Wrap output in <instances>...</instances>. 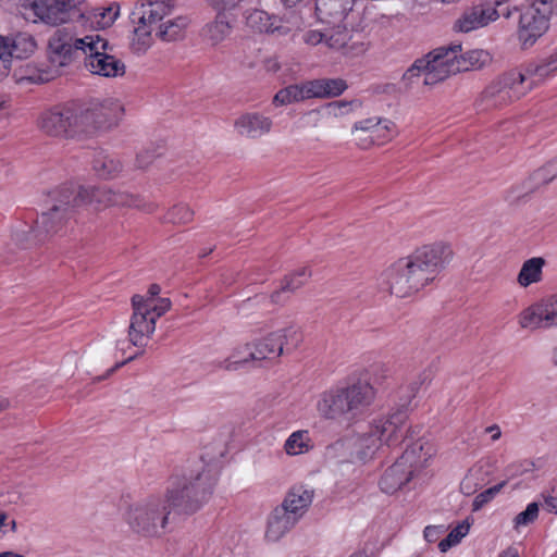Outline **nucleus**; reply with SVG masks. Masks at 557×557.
I'll return each mask as SVG.
<instances>
[{"label": "nucleus", "instance_id": "f257e3e1", "mask_svg": "<svg viewBox=\"0 0 557 557\" xmlns=\"http://www.w3.org/2000/svg\"><path fill=\"white\" fill-rule=\"evenodd\" d=\"M215 476L203 460H197L182 475L172 479L165 498L149 497L131 505L124 520L131 530L143 536L160 535L171 511L191 515L208 502L215 484Z\"/></svg>", "mask_w": 557, "mask_h": 557}, {"label": "nucleus", "instance_id": "f03ea898", "mask_svg": "<svg viewBox=\"0 0 557 557\" xmlns=\"http://www.w3.org/2000/svg\"><path fill=\"white\" fill-rule=\"evenodd\" d=\"M52 205L37 220L35 227L25 226L15 231L13 239L23 248L45 242L52 235L60 234L74 218L77 208L90 205L100 210L111 206L139 207L137 196L126 191H114L106 187H62L52 193Z\"/></svg>", "mask_w": 557, "mask_h": 557}, {"label": "nucleus", "instance_id": "7ed1b4c3", "mask_svg": "<svg viewBox=\"0 0 557 557\" xmlns=\"http://www.w3.org/2000/svg\"><path fill=\"white\" fill-rule=\"evenodd\" d=\"M450 245L438 242L416 249L400 259L385 272V280L392 294L409 297L433 283L453 260Z\"/></svg>", "mask_w": 557, "mask_h": 557}, {"label": "nucleus", "instance_id": "20e7f679", "mask_svg": "<svg viewBox=\"0 0 557 557\" xmlns=\"http://www.w3.org/2000/svg\"><path fill=\"white\" fill-rule=\"evenodd\" d=\"M375 395V388L367 379H358L346 386L323 392L315 407L319 414L326 420L350 421L370 408Z\"/></svg>", "mask_w": 557, "mask_h": 557}, {"label": "nucleus", "instance_id": "39448f33", "mask_svg": "<svg viewBox=\"0 0 557 557\" xmlns=\"http://www.w3.org/2000/svg\"><path fill=\"white\" fill-rule=\"evenodd\" d=\"M557 72V49L528 66L525 73L510 71L491 83L483 92L487 107H500L525 94L528 78L544 79Z\"/></svg>", "mask_w": 557, "mask_h": 557}, {"label": "nucleus", "instance_id": "423d86ee", "mask_svg": "<svg viewBox=\"0 0 557 557\" xmlns=\"http://www.w3.org/2000/svg\"><path fill=\"white\" fill-rule=\"evenodd\" d=\"M460 52L461 45L459 44L437 48L424 58L416 60L404 73L403 79L408 84H412L413 78L423 76L424 85H435L450 75L463 71L465 67L460 66L457 60V53Z\"/></svg>", "mask_w": 557, "mask_h": 557}, {"label": "nucleus", "instance_id": "0eeeda50", "mask_svg": "<svg viewBox=\"0 0 557 557\" xmlns=\"http://www.w3.org/2000/svg\"><path fill=\"white\" fill-rule=\"evenodd\" d=\"M418 392V385L411 383L401 386L399 389V407L386 417H380L370 422L372 429L384 446L393 447L403 442L404 438L413 434L411 426H408V406Z\"/></svg>", "mask_w": 557, "mask_h": 557}, {"label": "nucleus", "instance_id": "6e6552de", "mask_svg": "<svg viewBox=\"0 0 557 557\" xmlns=\"http://www.w3.org/2000/svg\"><path fill=\"white\" fill-rule=\"evenodd\" d=\"M84 55L85 69L94 75L115 78L124 76L126 65L114 54V46L98 33L89 34Z\"/></svg>", "mask_w": 557, "mask_h": 557}, {"label": "nucleus", "instance_id": "1a4fd4ad", "mask_svg": "<svg viewBox=\"0 0 557 557\" xmlns=\"http://www.w3.org/2000/svg\"><path fill=\"white\" fill-rule=\"evenodd\" d=\"M384 445L369 423L367 430L352 436L336 441L327 446L329 456L337 457L341 461L371 460Z\"/></svg>", "mask_w": 557, "mask_h": 557}, {"label": "nucleus", "instance_id": "9d476101", "mask_svg": "<svg viewBox=\"0 0 557 557\" xmlns=\"http://www.w3.org/2000/svg\"><path fill=\"white\" fill-rule=\"evenodd\" d=\"M39 128L49 136L74 138L85 136L79 103L55 107L41 114Z\"/></svg>", "mask_w": 557, "mask_h": 557}, {"label": "nucleus", "instance_id": "9b49d317", "mask_svg": "<svg viewBox=\"0 0 557 557\" xmlns=\"http://www.w3.org/2000/svg\"><path fill=\"white\" fill-rule=\"evenodd\" d=\"M79 108L85 136L116 126L124 112L122 102L116 99L79 103Z\"/></svg>", "mask_w": 557, "mask_h": 557}, {"label": "nucleus", "instance_id": "f8f14e48", "mask_svg": "<svg viewBox=\"0 0 557 557\" xmlns=\"http://www.w3.org/2000/svg\"><path fill=\"white\" fill-rule=\"evenodd\" d=\"M550 14L552 5L547 0H539L522 11L518 27L522 48L532 47L547 32Z\"/></svg>", "mask_w": 557, "mask_h": 557}, {"label": "nucleus", "instance_id": "ddd939ff", "mask_svg": "<svg viewBox=\"0 0 557 557\" xmlns=\"http://www.w3.org/2000/svg\"><path fill=\"white\" fill-rule=\"evenodd\" d=\"M89 35L76 37L65 28L57 29L49 39V59L53 66L64 67L79 54L85 55Z\"/></svg>", "mask_w": 557, "mask_h": 557}, {"label": "nucleus", "instance_id": "4468645a", "mask_svg": "<svg viewBox=\"0 0 557 557\" xmlns=\"http://www.w3.org/2000/svg\"><path fill=\"white\" fill-rule=\"evenodd\" d=\"M300 341L301 335L299 331L294 326H289L270 333L262 339L252 343L251 346L256 361L265 359L273 360L283 354L284 346H286L287 349L296 348Z\"/></svg>", "mask_w": 557, "mask_h": 557}, {"label": "nucleus", "instance_id": "2eb2a0df", "mask_svg": "<svg viewBox=\"0 0 557 557\" xmlns=\"http://www.w3.org/2000/svg\"><path fill=\"white\" fill-rule=\"evenodd\" d=\"M518 323L531 331L557 326V296L542 299L522 310Z\"/></svg>", "mask_w": 557, "mask_h": 557}, {"label": "nucleus", "instance_id": "dca6fc26", "mask_svg": "<svg viewBox=\"0 0 557 557\" xmlns=\"http://www.w3.org/2000/svg\"><path fill=\"white\" fill-rule=\"evenodd\" d=\"M3 41L0 46V79L8 75L12 58H27L36 49V41L28 33H18L11 37L3 36Z\"/></svg>", "mask_w": 557, "mask_h": 557}, {"label": "nucleus", "instance_id": "f3484780", "mask_svg": "<svg viewBox=\"0 0 557 557\" xmlns=\"http://www.w3.org/2000/svg\"><path fill=\"white\" fill-rule=\"evenodd\" d=\"M141 295L132 297L133 314L131 318L128 337L134 346H143L145 338H150L156 330V319L140 302Z\"/></svg>", "mask_w": 557, "mask_h": 557}, {"label": "nucleus", "instance_id": "a211bd4d", "mask_svg": "<svg viewBox=\"0 0 557 557\" xmlns=\"http://www.w3.org/2000/svg\"><path fill=\"white\" fill-rule=\"evenodd\" d=\"M499 13L492 3H480L466 10L455 22L454 28L461 33H469L487 26L496 21Z\"/></svg>", "mask_w": 557, "mask_h": 557}, {"label": "nucleus", "instance_id": "6ab92c4d", "mask_svg": "<svg viewBox=\"0 0 557 557\" xmlns=\"http://www.w3.org/2000/svg\"><path fill=\"white\" fill-rule=\"evenodd\" d=\"M413 451L403 454L389 468H387L381 478V490L386 494H394L407 484L414 475V470L406 467V460H410Z\"/></svg>", "mask_w": 557, "mask_h": 557}, {"label": "nucleus", "instance_id": "aec40b11", "mask_svg": "<svg viewBox=\"0 0 557 557\" xmlns=\"http://www.w3.org/2000/svg\"><path fill=\"white\" fill-rule=\"evenodd\" d=\"M74 4V0H37L33 3V10L42 22L58 25L70 18V10Z\"/></svg>", "mask_w": 557, "mask_h": 557}, {"label": "nucleus", "instance_id": "412c9836", "mask_svg": "<svg viewBox=\"0 0 557 557\" xmlns=\"http://www.w3.org/2000/svg\"><path fill=\"white\" fill-rule=\"evenodd\" d=\"M273 122L271 117L259 112H247L238 116L234 122V128L238 135L257 139L271 132Z\"/></svg>", "mask_w": 557, "mask_h": 557}, {"label": "nucleus", "instance_id": "4be33fe9", "mask_svg": "<svg viewBox=\"0 0 557 557\" xmlns=\"http://www.w3.org/2000/svg\"><path fill=\"white\" fill-rule=\"evenodd\" d=\"M312 500L313 491L304 485H297L286 493L282 504L278 506L287 513L300 520L308 511Z\"/></svg>", "mask_w": 557, "mask_h": 557}, {"label": "nucleus", "instance_id": "5701e85b", "mask_svg": "<svg viewBox=\"0 0 557 557\" xmlns=\"http://www.w3.org/2000/svg\"><path fill=\"white\" fill-rule=\"evenodd\" d=\"M355 0H315V15L323 23L342 22L352 10Z\"/></svg>", "mask_w": 557, "mask_h": 557}, {"label": "nucleus", "instance_id": "b1692460", "mask_svg": "<svg viewBox=\"0 0 557 557\" xmlns=\"http://www.w3.org/2000/svg\"><path fill=\"white\" fill-rule=\"evenodd\" d=\"M299 519L287 513L276 506L268 518L265 539L269 542H277L284 537L298 523Z\"/></svg>", "mask_w": 557, "mask_h": 557}, {"label": "nucleus", "instance_id": "393cba45", "mask_svg": "<svg viewBox=\"0 0 557 557\" xmlns=\"http://www.w3.org/2000/svg\"><path fill=\"white\" fill-rule=\"evenodd\" d=\"M310 98L327 99L343 95L348 84L343 78H317L308 81Z\"/></svg>", "mask_w": 557, "mask_h": 557}, {"label": "nucleus", "instance_id": "a878e982", "mask_svg": "<svg viewBox=\"0 0 557 557\" xmlns=\"http://www.w3.org/2000/svg\"><path fill=\"white\" fill-rule=\"evenodd\" d=\"M252 361H256L252 346L244 344L235 347L227 358L214 361V366L218 369L233 372L246 369Z\"/></svg>", "mask_w": 557, "mask_h": 557}, {"label": "nucleus", "instance_id": "bb28decb", "mask_svg": "<svg viewBox=\"0 0 557 557\" xmlns=\"http://www.w3.org/2000/svg\"><path fill=\"white\" fill-rule=\"evenodd\" d=\"M233 30V22L225 12L216 11L215 18L203 27V36L212 46L224 41Z\"/></svg>", "mask_w": 557, "mask_h": 557}, {"label": "nucleus", "instance_id": "cd10ccee", "mask_svg": "<svg viewBox=\"0 0 557 557\" xmlns=\"http://www.w3.org/2000/svg\"><path fill=\"white\" fill-rule=\"evenodd\" d=\"M171 5L164 0H147L140 3L137 12L133 16L139 17L144 22L154 26L163 22V18L170 13Z\"/></svg>", "mask_w": 557, "mask_h": 557}, {"label": "nucleus", "instance_id": "c85d7f7f", "mask_svg": "<svg viewBox=\"0 0 557 557\" xmlns=\"http://www.w3.org/2000/svg\"><path fill=\"white\" fill-rule=\"evenodd\" d=\"M92 170L98 177L102 180H112L121 174L123 171V164L114 156L100 151L94 157Z\"/></svg>", "mask_w": 557, "mask_h": 557}, {"label": "nucleus", "instance_id": "c756f323", "mask_svg": "<svg viewBox=\"0 0 557 557\" xmlns=\"http://www.w3.org/2000/svg\"><path fill=\"white\" fill-rule=\"evenodd\" d=\"M413 451L410 460H406V467L414 470V473L426 467L429 460L435 454V449L431 443L423 440H418L412 443L404 454Z\"/></svg>", "mask_w": 557, "mask_h": 557}, {"label": "nucleus", "instance_id": "7c9ffc66", "mask_svg": "<svg viewBox=\"0 0 557 557\" xmlns=\"http://www.w3.org/2000/svg\"><path fill=\"white\" fill-rule=\"evenodd\" d=\"M272 35L276 37L295 36L305 26L304 18L297 12H287L282 16L274 15Z\"/></svg>", "mask_w": 557, "mask_h": 557}, {"label": "nucleus", "instance_id": "2f4dec72", "mask_svg": "<svg viewBox=\"0 0 557 557\" xmlns=\"http://www.w3.org/2000/svg\"><path fill=\"white\" fill-rule=\"evenodd\" d=\"M380 123L379 116H371L360 121H357L352 127L351 133L360 134L356 137L357 146L361 149H369L374 145V137L376 134V127Z\"/></svg>", "mask_w": 557, "mask_h": 557}, {"label": "nucleus", "instance_id": "473e14b6", "mask_svg": "<svg viewBox=\"0 0 557 557\" xmlns=\"http://www.w3.org/2000/svg\"><path fill=\"white\" fill-rule=\"evenodd\" d=\"M187 25V17L177 16L175 18H169L158 25L156 35L161 40L168 42L180 40L184 38Z\"/></svg>", "mask_w": 557, "mask_h": 557}, {"label": "nucleus", "instance_id": "72a5a7b5", "mask_svg": "<svg viewBox=\"0 0 557 557\" xmlns=\"http://www.w3.org/2000/svg\"><path fill=\"white\" fill-rule=\"evenodd\" d=\"M308 99L311 98L307 81L301 84H294L280 89L273 98V103L275 106H286L294 102L305 101Z\"/></svg>", "mask_w": 557, "mask_h": 557}, {"label": "nucleus", "instance_id": "f704fd0d", "mask_svg": "<svg viewBox=\"0 0 557 557\" xmlns=\"http://www.w3.org/2000/svg\"><path fill=\"white\" fill-rule=\"evenodd\" d=\"M545 260L541 257H533L523 262L517 277L521 287H528L531 284L539 283L543 277V267Z\"/></svg>", "mask_w": 557, "mask_h": 557}, {"label": "nucleus", "instance_id": "c9c22d12", "mask_svg": "<svg viewBox=\"0 0 557 557\" xmlns=\"http://www.w3.org/2000/svg\"><path fill=\"white\" fill-rule=\"evenodd\" d=\"M133 22L135 23V27L132 47L138 53L146 52L152 44L151 35L154 26L148 24L147 22L143 23V20L136 16H134Z\"/></svg>", "mask_w": 557, "mask_h": 557}, {"label": "nucleus", "instance_id": "e433bc0d", "mask_svg": "<svg viewBox=\"0 0 557 557\" xmlns=\"http://www.w3.org/2000/svg\"><path fill=\"white\" fill-rule=\"evenodd\" d=\"M313 447L309 431L298 430L293 432L284 444V450L289 456L308 453Z\"/></svg>", "mask_w": 557, "mask_h": 557}, {"label": "nucleus", "instance_id": "4c0bfd02", "mask_svg": "<svg viewBox=\"0 0 557 557\" xmlns=\"http://www.w3.org/2000/svg\"><path fill=\"white\" fill-rule=\"evenodd\" d=\"M245 21L247 27L256 33H265L272 35V28L274 26V15H270L263 10H251L245 14Z\"/></svg>", "mask_w": 557, "mask_h": 557}, {"label": "nucleus", "instance_id": "58836bf2", "mask_svg": "<svg viewBox=\"0 0 557 557\" xmlns=\"http://www.w3.org/2000/svg\"><path fill=\"white\" fill-rule=\"evenodd\" d=\"M119 14L120 5L116 2H112L108 7L92 8L83 15H87L88 18L94 20L99 28H107L114 23Z\"/></svg>", "mask_w": 557, "mask_h": 557}, {"label": "nucleus", "instance_id": "ea45409f", "mask_svg": "<svg viewBox=\"0 0 557 557\" xmlns=\"http://www.w3.org/2000/svg\"><path fill=\"white\" fill-rule=\"evenodd\" d=\"M311 276V272L308 268L304 267L296 270L289 276H286L280 290L274 292L271 295V301L274 304L278 302L281 292H294L301 287L308 278Z\"/></svg>", "mask_w": 557, "mask_h": 557}, {"label": "nucleus", "instance_id": "a19ab883", "mask_svg": "<svg viewBox=\"0 0 557 557\" xmlns=\"http://www.w3.org/2000/svg\"><path fill=\"white\" fill-rule=\"evenodd\" d=\"M457 60L459 65L463 69L462 72H467L474 69H480L491 61V55L485 50H470L465 54L457 53Z\"/></svg>", "mask_w": 557, "mask_h": 557}, {"label": "nucleus", "instance_id": "79ce46f5", "mask_svg": "<svg viewBox=\"0 0 557 557\" xmlns=\"http://www.w3.org/2000/svg\"><path fill=\"white\" fill-rule=\"evenodd\" d=\"M361 107V102L358 99L354 100H337L326 103L322 109L325 114L331 117H342Z\"/></svg>", "mask_w": 557, "mask_h": 557}, {"label": "nucleus", "instance_id": "37998d69", "mask_svg": "<svg viewBox=\"0 0 557 557\" xmlns=\"http://www.w3.org/2000/svg\"><path fill=\"white\" fill-rule=\"evenodd\" d=\"M470 530V524L466 521L456 525L448 535L438 543V549L442 553L447 552L453 546L457 545Z\"/></svg>", "mask_w": 557, "mask_h": 557}, {"label": "nucleus", "instance_id": "c03bdc74", "mask_svg": "<svg viewBox=\"0 0 557 557\" xmlns=\"http://www.w3.org/2000/svg\"><path fill=\"white\" fill-rule=\"evenodd\" d=\"M482 474V468H472L460 484L461 492L466 495H471L479 488H482L485 484Z\"/></svg>", "mask_w": 557, "mask_h": 557}, {"label": "nucleus", "instance_id": "a18cd8bd", "mask_svg": "<svg viewBox=\"0 0 557 557\" xmlns=\"http://www.w3.org/2000/svg\"><path fill=\"white\" fill-rule=\"evenodd\" d=\"M397 133V127L393 121L386 117H380V123L376 127V134L374 137V145H382L392 140Z\"/></svg>", "mask_w": 557, "mask_h": 557}, {"label": "nucleus", "instance_id": "49530a36", "mask_svg": "<svg viewBox=\"0 0 557 557\" xmlns=\"http://www.w3.org/2000/svg\"><path fill=\"white\" fill-rule=\"evenodd\" d=\"M194 212L187 205L174 206L165 215L168 222L174 224H186L193 220Z\"/></svg>", "mask_w": 557, "mask_h": 557}, {"label": "nucleus", "instance_id": "de8ad7c7", "mask_svg": "<svg viewBox=\"0 0 557 557\" xmlns=\"http://www.w3.org/2000/svg\"><path fill=\"white\" fill-rule=\"evenodd\" d=\"M350 38L349 30L337 27L330 35H326L325 44L331 49L341 50L346 47Z\"/></svg>", "mask_w": 557, "mask_h": 557}, {"label": "nucleus", "instance_id": "09e8293b", "mask_svg": "<svg viewBox=\"0 0 557 557\" xmlns=\"http://www.w3.org/2000/svg\"><path fill=\"white\" fill-rule=\"evenodd\" d=\"M539 517V504L533 502L528 504L527 508L518 513L513 519L515 529L527 527L533 523Z\"/></svg>", "mask_w": 557, "mask_h": 557}, {"label": "nucleus", "instance_id": "8fccbe9b", "mask_svg": "<svg viewBox=\"0 0 557 557\" xmlns=\"http://www.w3.org/2000/svg\"><path fill=\"white\" fill-rule=\"evenodd\" d=\"M532 177L537 184H548L557 177V157L535 171Z\"/></svg>", "mask_w": 557, "mask_h": 557}, {"label": "nucleus", "instance_id": "3c124183", "mask_svg": "<svg viewBox=\"0 0 557 557\" xmlns=\"http://www.w3.org/2000/svg\"><path fill=\"white\" fill-rule=\"evenodd\" d=\"M147 309L148 312L157 320L165 312H168L171 308V300L169 298H157L156 300H145V297L141 296L140 301Z\"/></svg>", "mask_w": 557, "mask_h": 557}, {"label": "nucleus", "instance_id": "603ef678", "mask_svg": "<svg viewBox=\"0 0 557 557\" xmlns=\"http://www.w3.org/2000/svg\"><path fill=\"white\" fill-rule=\"evenodd\" d=\"M506 483H507L506 481H503V482L481 492L480 494H478L475 496V498L473 499L472 510L478 511L484 505L490 503L502 491V488L506 485Z\"/></svg>", "mask_w": 557, "mask_h": 557}, {"label": "nucleus", "instance_id": "864d4df0", "mask_svg": "<svg viewBox=\"0 0 557 557\" xmlns=\"http://www.w3.org/2000/svg\"><path fill=\"white\" fill-rule=\"evenodd\" d=\"M245 0H208L209 5L215 11H231L239 7Z\"/></svg>", "mask_w": 557, "mask_h": 557}, {"label": "nucleus", "instance_id": "5fc2aeb1", "mask_svg": "<svg viewBox=\"0 0 557 557\" xmlns=\"http://www.w3.org/2000/svg\"><path fill=\"white\" fill-rule=\"evenodd\" d=\"M326 34L318 30V29H309L304 33L302 41L308 46H317L323 41H325Z\"/></svg>", "mask_w": 557, "mask_h": 557}, {"label": "nucleus", "instance_id": "6e6d98bb", "mask_svg": "<svg viewBox=\"0 0 557 557\" xmlns=\"http://www.w3.org/2000/svg\"><path fill=\"white\" fill-rule=\"evenodd\" d=\"M444 525H428L424 528L423 537L428 543H435L445 533Z\"/></svg>", "mask_w": 557, "mask_h": 557}, {"label": "nucleus", "instance_id": "4d7b16f0", "mask_svg": "<svg viewBox=\"0 0 557 557\" xmlns=\"http://www.w3.org/2000/svg\"><path fill=\"white\" fill-rule=\"evenodd\" d=\"M161 292V287L158 284H151L148 288L147 296L145 297V300H156L158 295Z\"/></svg>", "mask_w": 557, "mask_h": 557}, {"label": "nucleus", "instance_id": "13d9d810", "mask_svg": "<svg viewBox=\"0 0 557 557\" xmlns=\"http://www.w3.org/2000/svg\"><path fill=\"white\" fill-rule=\"evenodd\" d=\"M544 506L548 511L557 513V496L545 497Z\"/></svg>", "mask_w": 557, "mask_h": 557}, {"label": "nucleus", "instance_id": "bf43d9fd", "mask_svg": "<svg viewBox=\"0 0 557 557\" xmlns=\"http://www.w3.org/2000/svg\"><path fill=\"white\" fill-rule=\"evenodd\" d=\"M136 161L139 168H146L152 161V156L148 153L146 156L145 153L140 152L137 154Z\"/></svg>", "mask_w": 557, "mask_h": 557}, {"label": "nucleus", "instance_id": "052dcab7", "mask_svg": "<svg viewBox=\"0 0 557 557\" xmlns=\"http://www.w3.org/2000/svg\"><path fill=\"white\" fill-rule=\"evenodd\" d=\"M8 521L7 513L0 511V539L8 533Z\"/></svg>", "mask_w": 557, "mask_h": 557}, {"label": "nucleus", "instance_id": "680f3d73", "mask_svg": "<svg viewBox=\"0 0 557 557\" xmlns=\"http://www.w3.org/2000/svg\"><path fill=\"white\" fill-rule=\"evenodd\" d=\"M519 550L515 546H509L505 550L500 552L497 557H519Z\"/></svg>", "mask_w": 557, "mask_h": 557}, {"label": "nucleus", "instance_id": "e2e57ef3", "mask_svg": "<svg viewBox=\"0 0 557 557\" xmlns=\"http://www.w3.org/2000/svg\"><path fill=\"white\" fill-rule=\"evenodd\" d=\"M486 432L491 434L492 441H497L502 436L500 428L497 424L486 428Z\"/></svg>", "mask_w": 557, "mask_h": 557}, {"label": "nucleus", "instance_id": "0e129e2a", "mask_svg": "<svg viewBox=\"0 0 557 557\" xmlns=\"http://www.w3.org/2000/svg\"><path fill=\"white\" fill-rule=\"evenodd\" d=\"M302 1L304 0H282L283 4L288 8H293Z\"/></svg>", "mask_w": 557, "mask_h": 557}, {"label": "nucleus", "instance_id": "69168bd1", "mask_svg": "<svg viewBox=\"0 0 557 557\" xmlns=\"http://www.w3.org/2000/svg\"><path fill=\"white\" fill-rule=\"evenodd\" d=\"M10 403L7 398H0V412L9 408Z\"/></svg>", "mask_w": 557, "mask_h": 557}, {"label": "nucleus", "instance_id": "338daca9", "mask_svg": "<svg viewBox=\"0 0 557 557\" xmlns=\"http://www.w3.org/2000/svg\"><path fill=\"white\" fill-rule=\"evenodd\" d=\"M0 557H24L23 555L15 554L13 552H4L0 554Z\"/></svg>", "mask_w": 557, "mask_h": 557}, {"label": "nucleus", "instance_id": "774afa93", "mask_svg": "<svg viewBox=\"0 0 557 557\" xmlns=\"http://www.w3.org/2000/svg\"><path fill=\"white\" fill-rule=\"evenodd\" d=\"M349 557H369L368 554L364 550H358L350 555Z\"/></svg>", "mask_w": 557, "mask_h": 557}]
</instances>
